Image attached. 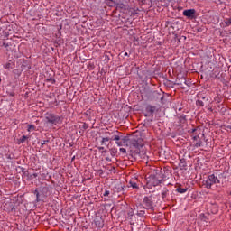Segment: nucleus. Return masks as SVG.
Instances as JSON below:
<instances>
[{
  "label": "nucleus",
  "mask_w": 231,
  "mask_h": 231,
  "mask_svg": "<svg viewBox=\"0 0 231 231\" xmlns=\"http://www.w3.org/2000/svg\"><path fill=\"white\" fill-rule=\"evenodd\" d=\"M219 183V179L214 174L209 175L206 180H203V186L206 187V189H212V185H217Z\"/></svg>",
  "instance_id": "nucleus-1"
},
{
  "label": "nucleus",
  "mask_w": 231,
  "mask_h": 231,
  "mask_svg": "<svg viewBox=\"0 0 231 231\" xmlns=\"http://www.w3.org/2000/svg\"><path fill=\"white\" fill-rule=\"evenodd\" d=\"M45 118L49 124L57 125L60 122V116L52 114L51 112H47L45 114Z\"/></svg>",
  "instance_id": "nucleus-2"
},
{
  "label": "nucleus",
  "mask_w": 231,
  "mask_h": 231,
  "mask_svg": "<svg viewBox=\"0 0 231 231\" xmlns=\"http://www.w3.org/2000/svg\"><path fill=\"white\" fill-rule=\"evenodd\" d=\"M143 204L145 206L146 210H151V212H154V201L152 200V197H144Z\"/></svg>",
  "instance_id": "nucleus-3"
},
{
  "label": "nucleus",
  "mask_w": 231,
  "mask_h": 231,
  "mask_svg": "<svg viewBox=\"0 0 231 231\" xmlns=\"http://www.w3.org/2000/svg\"><path fill=\"white\" fill-rule=\"evenodd\" d=\"M129 143L131 149H142L143 147V141L142 139H130Z\"/></svg>",
  "instance_id": "nucleus-4"
},
{
  "label": "nucleus",
  "mask_w": 231,
  "mask_h": 231,
  "mask_svg": "<svg viewBox=\"0 0 231 231\" xmlns=\"http://www.w3.org/2000/svg\"><path fill=\"white\" fill-rule=\"evenodd\" d=\"M177 120L178 121L176 126L182 127V125H185V124H187V116H185L184 114L177 115Z\"/></svg>",
  "instance_id": "nucleus-5"
},
{
  "label": "nucleus",
  "mask_w": 231,
  "mask_h": 231,
  "mask_svg": "<svg viewBox=\"0 0 231 231\" xmlns=\"http://www.w3.org/2000/svg\"><path fill=\"white\" fill-rule=\"evenodd\" d=\"M184 17H188V19H194L196 17V9H187L183 11Z\"/></svg>",
  "instance_id": "nucleus-6"
},
{
  "label": "nucleus",
  "mask_w": 231,
  "mask_h": 231,
  "mask_svg": "<svg viewBox=\"0 0 231 231\" xmlns=\"http://www.w3.org/2000/svg\"><path fill=\"white\" fill-rule=\"evenodd\" d=\"M145 116H153L154 113L156 112V106L148 105L145 108Z\"/></svg>",
  "instance_id": "nucleus-7"
},
{
  "label": "nucleus",
  "mask_w": 231,
  "mask_h": 231,
  "mask_svg": "<svg viewBox=\"0 0 231 231\" xmlns=\"http://www.w3.org/2000/svg\"><path fill=\"white\" fill-rule=\"evenodd\" d=\"M162 180L160 179L158 176H152L151 178V183L153 187H158V185H160V183H162Z\"/></svg>",
  "instance_id": "nucleus-8"
},
{
  "label": "nucleus",
  "mask_w": 231,
  "mask_h": 231,
  "mask_svg": "<svg viewBox=\"0 0 231 231\" xmlns=\"http://www.w3.org/2000/svg\"><path fill=\"white\" fill-rule=\"evenodd\" d=\"M5 69H14L15 68V63L12 61H8L7 63L4 64Z\"/></svg>",
  "instance_id": "nucleus-9"
},
{
  "label": "nucleus",
  "mask_w": 231,
  "mask_h": 231,
  "mask_svg": "<svg viewBox=\"0 0 231 231\" xmlns=\"http://www.w3.org/2000/svg\"><path fill=\"white\" fill-rule=\"evenodd\" d=\"M179 165L181 170H186L187 169V161H185V159H180Z\"/></svg>",
  "instance_id": "nucleus-10"
},
{
  "label": "nucleus",
  "mask_w": 231,
  "mask_h": 231,
  "mask_svg": "<svg viewBox=\"0 0 231 231\" xmlns=\"http://www.w3.org/2000/svg\"><path fill=\"white\" fill-rule=\"evenodd\" d=\"M187 190H189L188 188H177L176 189V192H179V194H185V192H187Z\"/></svg>",
  "instance_id": "nucleus-11"
},
{
  "label": "nucleus",
  "mask_w": 231,
  "mask_h": 231,
  "mask_svg": "<svg viewBox=\"0 0 231 231\" xmlns=\"http://www.w3.org/2000/svg\"><path fill=\"white\" fill-rule=\"evenodd\" d=\"M105 5H106V6L113 7V6H115V1H113V0H105Z\"/></svg>",
  "instance_id": "nucleus-12"
},
{
  "label": "nucleus",
  "mask_w": 231,
  "mask_h": 231,
  "mask_svg": "<svg viewBox=\"0 0 231 231\" xmlns=\"http://www.w3.org/2000/svg\"><path fill=\"white\" fill-rule=\"evenodd\" d=\"M153 96H154V97H159V98H160L162 104H163V98H164V96H163V95H162V94H160V93H158V92H153Z\"/></svg>",
  "instance_id": "nucleus-13"
},
{
  "label": "nucleus",
  "mask_w": 231,
  "mask_h": 231,
  "mask_svg": "<svg viewBox=\"0 0 231 231\" xmlns=\"http://www.w3.org/2000/svg\"><path fill=\"white\" fill-rule=\"evenodd\" d=\"M130 186L133 187L134 189H135V190H139L140 187H138V184H136V182H133V180H130Z\"/></svg>",
  "instance_id": "nucleus-14"
},
{
  "label": "nucleus",
  "mask_w": 231,
  "mask_h": 231,
  "mask_svg": "<svg viewBox=\"0 0 231 231\" xmlns=\"http://www.w3.org/2000/svg\"><path fill=\"white\" fill-rule=\"evenodd\" d=\"M168 194H169V189H165V190L162 191L161 196H162V199H165V198H167Z\"/></svg>",
  "instance_id": "nucleus-15"
},
{
  "label": "nucleus",
  "mask_w": 231,
  "mask_h": 231,
  "mask_svg": "<svg viewBox=\"0 0 231 231\" xmlns=\"http://www.w3.org/2000/svg\"><path fill=\"white\" fill-rule=\"evenodd\" d=\"M196 104L199 107H203L205 106V103H203V100L201 99L197 100Z\"/></svg>",
  "instance_id": "nucleus-16"
},
{
  "label": "nucleus",
  "mask_w": 231,
  "mask_h": 231,
  "mask_svg": "<svg viewBox=\"0 0 231 231\" xmlns=\"http://www.w3.org/2000/svg\"><path fill=\"white\" fill-rule=\"evenodd\" d=\"M109 140H111V138L103 137L102 140H101V145H106V142H109Z\"/></svg>",
  "instance_id": "nucleus-17"
},
{
  "label": "nucleus",
  "mask_w": 231,
  "mask_h": 231,
  "mask_svg": "<svg viewBox=\"0 0 231 231\" xmlns=\"http://www.w3.org/2000/svg\"><path fill=\"white\" fill-rule=\"evenodd\" d=\"M198 98H199L200 100H207V101H208V98H207L205 96H203V94H199L198 95Z\"/></svg>",
  "instance_id": "nucleus-18"
},
{
  "label": "nucleus",
  "mask_w": 231,
  "mask_h": 231,
  "mask_svg": "<svg viewBox=\"0 0 231 231\" xmlns=\"http://www.w3.org/2000/svg\"><path fill=\"white\" fill-rule=\"evenodd\" d=\"M27 131L30 133L31 131H35V125H29Z\"/></svg>",
  "instance_id": "nucleus-19"
},
{
  "label": "nucleus",
  "mask_w": 231,
  "mask_h": 231,
  "mask_svg": "<svg viewBox=\"0 0 231 231\" xmlns=\"http://www.w3.org/2000/svg\"><path fill=\"white\" fill-rule=\"evenodd\" d=\"M26 140H28V136H26V135H23V136L20 138L21 143H24V142H26Z\"/></svg>",
  "instance_id": "nucleus-20"
},
{
  "label": "nucleus",
  "mask_w": 231,
  "mask_h": 231,
  "mask_svg": "<svg viewBox=\"0 0 231 231\" xmlns=\"http://www.w3.org/2000/svg\"><path fill=\"white\" fill-rule=\"evenodd\" d=\"M89 127V125H88L87 123H83L81 125V129H83V131H86V129H88Z\"/></svg>",
  "instance_id": "nucleus-21"
},
{
  "label": "nucleus",
  "mask_w": 231,
  "mask_h": 231,
  "mask_svg": "<svg viewBox=\"0 0 231 231\" xmlns=\"http://www.w3.org/2000/svg\"><path fill=\"white\" fill-rule=\"evenodd\" d=\"M110 140H114V141H116V142H119L120 137H119V135H114V136H112V137L110 138Z\"/></svg>",
  "instance_id": "nucleus-22"
},
{
  "label": "nucleus",
  "mask_w": 231,
  "mask_h": 231,
  "mask_svg": "<svg viewBox=\"0 0 231 231\" xmlns=\"http://www.w3.org/2000/svg\"><path fill=\"white\" fill-rule=\"evenodd\" d=\"M203 145V141H199L196 143L195 147H201Z\"/></svg>",
  "instance_id": "nucleus-23"
},
{
  "label": "nucleus",
  "mask_w": 231,
  "mask_h": 231,
  "mask_svg": "<svg viewBox=\"0 0 231 231\" xmlns=\"http://www.w3.org/2000/svg\"><path fill=\"white\" fill-rule=\"evenodd\" d=\"M119 151L122 154H127V150H125V148H120Z\"/></svg>",
  "instance_id": "nucleus-24"
},
{
  "label": "nucleus",
  "mask_w": 231,
  "mask_h": 231,
  "mask_svg": "<svg viewBox=\"0 0 231 231\" xmlns=\"http://www.w3.org/2000/svg\"><path fill=\"white\" fill-rule=\"evenodd\" d=\"M48 142H50V141L49 140L42 141L41 147H44V145H46V143H48Z\"/></svg>",
  "instance_id": "nucleus-25"
},
{
  "label": "nucleus",
  "mask_w": 231,
  "mask_h": 231,
  "mask_svg": "<svg viewBox=\"0 0 231 231\" xmlns=\"http://www.w3.org/2000/svg\"><path fill=\"white\" fill-rule=\"evenodd\" d=\"M47 82H51V84H55V79L50 78L47 79Z\"/></svg>",
  "instance_id": "nucleus-26"
},
{
  "label": "nucleus",
  "mask_w": 231,
  "mask_h": 231,
  "mask_svg": "<svg viewBox=\"0 0 231 231\" xmlns=\"http://www.w3.org/2000/svg\"><path fill=\"white\" fill-rule=\"evenodd\" d=\"M200 217H201L202 221H207V217H205V214H201Z\"/></svg>",
  "instance_id": "nucleus-27"
},
{
  "label": "nucleus",
  "mask_w": 231,
  "mask_h": 231,
  "mask_svg": "<svg viewBox=\"0 0 231 231\" xmlns=\"http://www.w3.org/2000/svg\"><path fill=\"white\" fill-rule=\"evenodd\" d=\"M109 194H110L109 190H106V191L104 192L103 196H109Z\"/></svg>",
  "instance_id": "nucleus-28"
},
{
  "label": "nucleus",
  "mask_w": 231,
  "mask_h": 231,
  "mask_svg": "<svg viewBox=\"0 0 231 231\" xmlns=\"http://www.w3.org/2000/svg\"><path fill=\"white\" fill-rule=\"evenodd\" d=\"M3 46H4V48H8V46H10V45L6 42H3Z\"/></svg>",
  "instance_id": "nucleus-29"
},
{
  "label": "nucleus",
  "mask_w": 231,
  "mask_h": 231,
  "mask_svg": "<svg viewBox=\"0 0 231 231\" xmlns=\"http://www.w3.org/2000/svg\"><path fill=\"white\" fill-rule=\"evenodd\" d=\"M116 145H118V147H122V143L116 142Z\"/></svg>",
  "instance_id": "nucleus-30"
},
{
  "label": "nucleus",
  "mask_w": 231,
  "mask_h": 231,
  "mask_svg": "<svg viewBox=\"0 0 231 231\" xmlns=\"http://www.w3.org/2000/svg\"><path fill=\"white\" fill-rule=\"evenodd\" d=\"M97 149H98V151H104V147L103 146H99Z\"/></svg>",
  "instance_id": "nucleus-31"
},
{
  "label": "nucleus",
  "mask_w": 231,
  "mask_h": 231,
  "mask_svg": "<svg viewBox=\"0 0 231 231\" xmlns=\"http://www.w3.org/2000/svg\"><path fill=\"white\" fill-rule=\"evenodd\" d=\"M145 214V211H140L139 216H143Z\"/></svg>",
  "instance_id": "nucleus-32"
},
{
  "label": "nucleus",
  "mask_w": 231,
  "mask_h": 231,
  "mask_svg": "<svg viewBox=\"0 0 231 231\" xmlns=\"http://www.w3.org/2000/svg\"><path fill=\"white\" fill-rule=\"evenodd\" d=\"M32 176H33L34 178H37V176H39L37 173H33L32 175H31V178Z\"/></svg>",
  "instance_id": "nucleus-33"
},
{
  "label": "nucleus",
  "mask_w": 231,
  "mask_h": 231,
  "mask_svg": "<svg viewBox=\"0 0 231 231\" xmlns=\"http://www.w3.org/2000/svg\"><path fill=\"white\" fill-rule=\"evenodd\" d=\"M42 178L43 180H46V175H45V174H42Z\"/></svg>",
  "instance_id": "nucleus-34"
},
{
  "label": "nucleus",
  "mask_w": 231,
  "mask_h": 231,
  "mask_svg": "<svg viewBox=\"0 0 231 231\" xmlns=\"http://www.w3.org/2000/svg\"><path fill=\"white\" fill-rule=\"evenodd\" d=\"M198 138H199V136L196 135L193 137V140H198Z\"/></svg>",
  "instance_id": "nucleus-35"
},
{
  "label": "nucleus",
  "mask_w": 231,
  "mask_h": 231,
  "mask_svg": "<svg viewBox=\"0 0 231 231\" xmlns=\"http://www.w3.org/2000/svg\"><path fill=\"white\" fill-rule=\"evenodd\" d=\"M39 196H40L39 193H37V195H36V200L37 201H39Z\"/></svg>",
  "instance_id": "nucleus-36"
},
{
  "label": "nucleus",
  "mask_w": 231,
  "mask_h": 231,
  "mask_svg": "<svg viewBox=\"0 0 231 231\" xmlns=\"http://www.w3.org/2000/svg\"><path fill=\"white\" fill-rule=\"evenodd\" d=\"M196 128H193L192 130H191V133H196Z\"/></svg>",
  "instance_id": "nucleus-37"
},
{
  "label": "nucleus",
  "mask_w": 231,
  "mask_h": 231,
  "mask_svg": "<svg viewBox=\"0 0 231 231\" xmlns=\"http://www.w3.org/2000/svg\"><path fill=\"white\" fill-rule=\"evenodd\" d=\"M37 193H39V190L36 189V190L34 191V194L37 196Z\"/></svg>",
  "instance_id": "nucleus-38"
},
{
  "label": "nucleus",
  "mask_w": 231,
  "mask_h": 231,
  "mask_svg": "<svg viewBox=\"0 0 231 231\" xmlns=\"http://www.w3.org/2000/svg\"><path fill=\"white\" fill-rule=\"evenodd\" d=\"M226 129H231V125H227V126H226Z\"/></svg>",
  "instance_id": "nucleus-39"
},
{
  "label": "nucleus",
  "mask_w": 231,
  "mask_h": 231,
  "mask_svg": "<svg viewBox=\"0 0 231 231\" xmlns=\"http://www.w3.org/2000/svg\"><path fill=\"white\" fill-rule=\"evenodd\" d=\"M129 216H133V211H131L130 213H128Z\"/></svg>",
  "instance_id": "nucleus-40"
},
{
  "label": "nucleus",
  "mask_w": 231,
  "mask_h": 231,
  "mask_svg": "<svg viewBox=\"0 0 231 231\" xmlns=\"http://www.w3.org/2000/svg\"><path fill=\"white\" fill-rule=\"evenodd\" d=\"M129 54L127 52L125 53V57H127Z\"/></svg>",
  "instance_id": "nucleus-41"
},
{
  "label": "nucleus",
  "mask_w": 231,
  "mask_h": 231,
  "mask_svg": "<svg viewBox=\"0 0 231 231\" xmlns=\"http://www.w3.org/2000/svg\"><path fill=\"white\" fill-rule=\"evenodd\" d=\"M26 174H28V171H24V175L26 176Z\"/></svg>",
  "instance_id": "nucleus-42"
},
{
  "label": "nucleus",
  "mask_w": 231,
  "mask_h": 231,
  "mask_svg": "<svg viewBox=\"0 0 231 231\" xmlns=\"http://www.w3.org/2000/svg\"><path fill=\"white\" fill-rule=\"evenodd\" d=\"M106 134H111V133H109V132H106Z\"/></svg>",
  "instance_id": "nucleus-43"
},
{
  "label": "nucleus",
  "mask_w": 231,
  "mask_h": 231,
  "mask_svg": "<svg viewBox=\"0 0 231 231\" xmlns=\"http://www.w3.org/2000/svg\"><path fill=\"white\" fill-rule=\"evenodd\" d=\"M43 189L48 190V188H44Z\"/></svg>",
  "instance_id": "nucleus-44"
},
{
  "label": "nucleus",
  "mask_w": 231,
  "mask_h": 231,
  "mask_svg": "<svg viewBox=\"0 0 231 231\" xmlns=\"http://www.w3.org/2000/svg\"><path fill=\"white\" fill-rule=\"evenodd\" d=\"M179 111H181V108H180Z\"/></svg>",
  "instance_id": "nucleus-45"
},
{
  "label": "nucleus",
  "mask_w": 231,
  "mask_h": 231,
  "mask_svg": "<svg viewBox=\"0 0 231 231\" xmlns=\"http://www.w3.org/2000/svg\"><path fill=\"white\" fill-rule=\"evenodd\" d=\"M0 82H1V78H0Z\"/></svg>",
  "instance_id": "nucleus-46"
}]
</instances>
